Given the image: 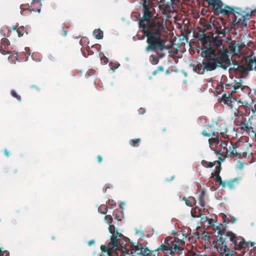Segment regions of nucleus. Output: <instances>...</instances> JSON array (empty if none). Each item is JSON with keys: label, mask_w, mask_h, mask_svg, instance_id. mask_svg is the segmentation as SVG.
<instances>
[{"label": "nucleus", "mask_w": 256, "mask_h": 256, "mask_svg": "<svg viewBox=\"0 0 256 256\" xmlns=\"http://www.w3.org/2000/svg\"><path fill=\"white\" fill-rule=\"evenodd\" d=\"M102 212V213H103V214H106V212Z\"/></svg>", "instance_id": "56"}, {"label": "nucleus", "mask_w": 256, "mask_h": 256, "mask_svg": "<svg viewBox=\"0 0 256 256\" xmlns=\"http://www.w3.org/2000/svg\"><path fill=\"white\" fill-rule=\"evenodd\" d=\"M234 100H236L234 98H230V99H228L226 101L224 102V104H226L230 108H232L234 106L232 102H234Z\"/></svg>", "instance_id": "31"}, {"label": "nucleus", "mask_w": 256, "mask_h": 256, "mask_svg": "<svg viewBox=\"0 0 256 256\" xmlns=\"http://www.w3.org/2000/svg\"><path fill=\"white\" fill-rule=\"evenodd\" d=\"M4 154L7 156V157H8L10 156V152H8V150L6 149V148H5L4 150Z\"/></svg>", "instance_id": "45"}, {"label": "nucleus", "mask_w": 256, "mask_h": 256, "mask_svg": "<svg viewBox=\"0 0 256 256\" xmlns=\"http://www.w3.org/2000/svg\"><path fill=\"white\" fill-rule=\"evenodd\" d=\"M206 193L204 189L200 190L198 194V204L202 207L206 205Z\"/></svg>", "instance_id": "20"}, {"label": "nucleus", "mask_w": 256, "mask_h": 256, "mask_svg": "<svg viewBox=\"0 0 256 256\" xmlns=\"http://www.w3.org/2000/svg\"><path fill=\"white\" fill-rule=\"evenodd\" d=\"M11 95L14 98H16L17 100L20 102L22 101L21 96L20 95H18L15 90H12L10 92Z\"/></svg>", "instance_id": "33"}, {"label": "nucleus", "mask_w": 256, "mask_h": 256, "mask_svg": "<svg viewBox=\"0 0 256 256\" xmlns=\"http://www.w3.org/2000/svg\"><path fill=\"white\" fill-rule=\"evenodd\" d=\"M2 252L0 253L2 256H7L8 254V252L6 250L2 251Z\"/></svg>", "instance_id": "46"}, {"label": "nucleus", "mask_w": 256, "mask_h": 256, "mask_svg": "<svg viewBox=\"0 0 256 256\" xmlns=\"http://www.w3.org/2000/svg\"><path fill=\"white\" fill-rule=\"evenodd\" d=\"M256 13V8L253 10H251V14H254V16L255 14Z\"/></svg>", "instance_id": "50"}, {"label": "nucleus", "mask_w": 256, "mask_h": 256, "mask_svg": "<svg viewBox=\"0 0 256 256\" xmlns=\"http://www.w3.org/2000/svg\"><path fill=\"white\" fill-rule=\"evenodd\" d=\"M125 202H120L119 204V208H123L125 206Z\"/></svg>", "instance_id": "48"}, {"label": "nucleus", "mask_w": 256, "mask_h": 256, "mask_svg": "<svg viewBox=\"0 0 256 256\" xmlns=\"http://www.w3.org/2000/svg\"><path fill=\"white\" fill-rule=\"evenodd\" d=\"M142 7L143 16L138 20V24L140 30L144 35L140 38H138V39L142 40L146 37L147 46L146 50L156 51L158 50L170 49V46L166 44L168 40L162 34V25L152 20L155 11L153 6L148 4H144Z\"/></svg>", "instance_id": "1"}, {"label": "nucleus", "mask_w": 256, "mask_h": 256, "mask_svg": "<svg viewBox=\"0 0 256 256\" xmlns=\"http://www.w3.org/2000/svg\"><path fill=\"white\" fill-rule=\"evenodd\" d=\"M100 250L102 252H110V250H108V248L104 245H102L100 246Z\"/></svg>", "instance_id": "41"}, {"label": "nucleus", "mask_w": 256, "mask_h": 256, "mask_svg": "<svg viewBox=\"0 0 256 256\" xmlns=\"http://www.w3.org/2000/svg\"><path fill=\"white\" fill-rule=\"evenodd\" d=\"M184 244V242L182 240L176 237L168 236L164 239V242L157 249L154 250H150V252L148 253L146 256H156V252L160 251L174 256L176 253L183 250L180 246Z\"/></svg>", "instance_id": "4"}, {"label": "nucleus", "mask_w": 256, "mask_h": 256, "mask_svg": "<svg viewBox=\"0 0 256 256\" xmlns=\"http://www.w3.org/2000/svg\"><path fill=\"white\" fill-rule=\"evenodd\" d=\"M254 242H251V246H254Z\"/></svg>", "instance_id": "54"}, {"label": "nucleus", "mask_w": 256, "mask_h": 256, "mask_svg": "<svg viewBox=\"0 0 256 256\" xmlns=\"http://www.w3.org/2000/svg\"><path fill=\"white\" fill-rule=\"evenodd\" d=\"M95 74H96V71L94 70L90 69L86 72V76L88 77V76H94L95 75Z\"/></svg>", "instance_id": "36"}, {"label": "nucleus", "mask_w": 256, "mask_h": 256, "mask_svg": "<svg viewBox=\"0 0 256 256\" xmlns=\"http://www.w3.org/2000/svg\"><path fill=\"white\" fill-rule=\"evenodd\" d=\"M233 93L231 91L230 92H228L227 93H224L222 96V100L223 102L226 101L228 99H230L232 98V95Z\"/></svg>", "instance_id": "30"}, {"label": "nucleus", "mask_w": 256, "mask_h": 256, "mask_svg": "<svg viewBox=\"0 0 256 256\" xmlns=\"http://www.w3.org/2000/svg\"><path fill=\"white\" fill-rule=\"evenodd\" d=\"M107 246L110 252L114 250H116L118 249L117 244H114L112 242L108 243Z\"/></svg>", "instance_id": "29"}, {"label": "nucleus", "mask_w": 256, "mask_h": 256, "mask_svg": "<svg viewBox=\"0 0 256 256\" xmlns=\"http://www.w3.org/2000/svg\"><path fill=\"white\" fill-rule=\"evenodd\" d=\"M236 116H238V117H240V116H242V115L240 114H238L236 115Z\"/></svg>", "instance_id": "52"}, {"label": "nucleus", "mask_w": 256, "mask_h": 256, "mask_svg": "<svg viewBox=\"0 0 256 256\" xmlns=\"http://www.w3.org/2000/svg\"><path fill=\"white\" fill-rule=\"evenodd\" d=\"M93 34L95 36L96 38L98 40H100L103 38V32L100 30H95L93 32Z\"/></svg>", "instance_id": "27"}, {"label": "nucleus", "mask_w": 256, "mask_h": 256, "mask_svg": "<svg viewBox=\"0 0 256 256\" xmlns=\"http://www.w3.org/2000/svg\"><path fill=\"white\" fill-rule=\"evenodd\" d=\"M13 30H16L18 34V36L19 37H21L23 36L24 34V33L22 32L20 30H22V31H26L25 30V28L24 26H22L20 27V28H17V27L16 26H14L13 27Z\"/></svg>", "instance_id": "28"}, {"label": "nucleus", "mask_w": 256, "mask_h": 256, "mask_svg": "<svg viewBox=\"0 0 256 256\" xmlns=\"http://www.w3.org/2000/svg\"><path fill=\"white\" fill-rule=\"evenodd\" d=\"M148 252H150V250L146 246H142V252L140 254V256H146L148 255Z\"/></svg>", "instance_id": "32"}, {"label": "nucleus", "mask_w": 256, "mask_h": 256, "mask_svg": "<svg viewBox=\"0 0 256 256\" xmlns=\"http://www.w3.org/2000/svg\"><path fill=\"white\" fill-rule=\"evenodd\" d=\"M26 6L24 4H21L20 8V13L23 16H27L29 14L35 10L32 8L31 6H29L28 5L25 7Z\"/></svg>", "instance_id": "21"}, {"label": "nucleus", "mask_w": 256, "mask_h": 256, "mask_svg": "<svg viewBox=\"0 0 256 256\" xmlns=\"http://www.w3.org/2000/svg\"><path fill=\"white\" fill-rule=\"evenodd\" d=\"M244 64H234V66H237V68L234 67L233 69H238L240 72L246 74L250 71L253 70L256 68V56L252 54L244 56Z\"/></svg>", "instance_id": "8"}, {"label": "nucleus", "mask_w": 256, "mask_h": 256, "mask_svg": "<svg viewBox=\"0 0 256 256\" xmlns=\"http://www.w3.org/2000/svg\"><path fill=\"white\" fill-rule=\"evenodd\" d=\"M242 180V177L236 178L232 180L226 181V184L230 189H234L238 184L240 181Z\"/></svg>", "instance_id": "19"}, {"label": "nucleus", "mask_w": 256, "mask_h": 256, "mask_svg": "<svg viewBox=\"0 0 256 256\" xmlns=\"http://www.w3.org/2000/svg\"><path fill=\"white\" fill-rule=\"evenodd\" d=\"M140 142V138H136L130 140V144L132 146H136V144Z\"/></svg>", "instance_id": "34"}, {"label": "nucleus", "mask_w": 256, "mask_h": 256, "mask_svg": "<svg viewBox=\"0 0 256 256\" xmlns=\"http://www.w3.org/2000/svg\"><path fill=\"white\" fill-rule=\"evenodd\" d=\"M210 6H213L214 13L219 15L222 14L229 16L234 10V8L224 4L221 0H204Z\"/></svg>", "instance_id": "7"}, {"label": "nucleus", "mask_w": 256, "mask_h": 256, "mask_svg": "<svg viewBox=\"0 0 256 256\" xmlns=\"http://www.w3.org/2000/svg\"><path fill=\"white\" fill-rule=\"evenodd\" d=\"M221 170V163H219V165L216 166V170L214 173L212 174V177H214L215 176V182L219 184L220 185H221L222 187L224 188L226 186V182L222 181L221 176H220V173Z\"/></svg>", "instance_id": "11"}, {"label": "nucleus", "mask_w": 256, "mask_h": 256, "mask_svg": "<svg viewBox=\"0 0 256 256\" xmlns=\"http://www.w3.org/2000/svg\"><path fill=\"white\" fill-rule=\"evenodd\" d=\"M68 28L65 29L64 28H62V30H60V34L64 36H65L67 34L68 32Z\"/></svg>", "instance_id": "42"}, {"label": "nucleus", "mask_w": 256, "mask_h": 256, "mask_svg": "<svg viewBox=\"0 0 256 256\" xmlns=\"http://www.w3.org/2000/svg\"><path fill=\"white\" fill-rule=\"evenodd\" d=\"M200 38L202 47L201 54L204 59L201 64L193 65V70L198 74H203L205 72L214 70L218 66L226 70L230 64L228 52L221 50L213 46V38L211 35L203 32Z\"/></svg>", "instance_id": "2"}, {"label": "nucleus", "mask_w": 256, "mask_h": 256, "mask_svg": "<svg viewBox=\"0 0 256 256\" xmlns=\"http://www.w3.org/2000/svg\"><path fill=\"white\" fill-rule=\"evenodd\" d=\"M228 131V129L226 125L225 124H222L219 126L216 132V134L220 138H223L226 139L228 138V134H227Z\"/></svg>", "instance_id": "14"}, {"label": "nucleus", "mask_w": 256, "mask_h": 256, "mask_svg": "<svg viewBox=\"0 0 256 256\" xmlns=\"http://www.w3.org/2000/svg\"><path fill=\"white\" fill-rule=\"evenodd\" d=\"M2 252V249L0 248V254Z\"/></svg>", "instance_id": "55"}, {"label": "nucleus", "mask_w": 256, "mask_h": 256, "mask_svg": "<svg viewBox=\"0 0 256 256\" xmlns=\"http://www.w3.org/2000/svg\"><path fill=\"white\" fill-rule=\"evenodd\" d=\"M172 234H176V232H173Z\"/></svg>", "instance_id": "58"}, {"label": "nucleus", "mask_w": 256, "mask_h": 256, "mask_svg": "<svg viewBox=\"0 0 256 256\" xmlns=\"http://www.w3.org/2000/svg\"><path fill=\"white\" fill-rule=\"evenodd\" d=\"M118 238L116 236H115L114 234H112L110 238V242L114 243L115 244H116V242H118Z\"/></svg>", "instance_id": "38"}, {"label": "nucleus", "mask_w": 256, "mask_h": 256, "mask_svg": "<svg viewBox=\"0 0 256 256\" xmlns=\"http://www.w3.org/2000/svg\"><path fill=\"white\" fill-rule=\"evenodd\" d=\"M142 246L140 247L138 246H136L134 248V250L135 251V253L137 255H140L142 252Z\"/></svg>", "instance_id": "37"}, {"label": "nucleus", "mask_w": 256, "mask_h": 256, "mask_svg": "<svg viewBox=\"0 0 256 256\" xmlns=\"http://www.w3.org/2000/svg\"><path fill=\"white\" fill-rule=\"evenodd\" d=\"M210 217H209L206 222H208L209 226L212 227V230H214V235L218 234V230H216V227L219 228L220 225H224L222 224H218V225H216L215 223L217 222L218 216L214 214H210Z\"/></svg>", "instance_id": "12"}, {"label": "nucleus", "mask_w": 256, "mask_h": 256, "mask_svg": "<svg viewBox=\"0 0 256 256\" xmlns=\"http://www.w3.org/2000/svg\"><path fill=\"white\" fill-rule=\"evenodd\" d=\"M218 216L220 217L222 219L223 222L225 224H228L229 222L234 223L236 220V218L235 217L232 216L229 214H225L221 213L218 215Z\"/></svg>", "instance_id": "18"}, {"label": "nucleus", "mask_w": 256, "mask_h": 256, "mask_svg": "<svg viewBox=\"0 0 256 256\" xmlns=\"http://www.w3.org/2000/svg\"><path fill=\"white\" fill-rule=\"evenodd\" d=\"M97 158H98V163H100L102 160V156L100 155L98 156Z\"/></svg>", "instance_id": "47"}, {"label": "nucleus", "mask_w": 256, "mask_h": 256, "mask_svg": "<svg viewBox=\"0 0 256 256\" xmlns=\"http://www.w3.org/2000/svg\"><path fill=\"white\" fill-rule=\"evenodd\" d=\"M229 140L230 138H228V140H226L221 141V146L224 150H225L226 154L228 156H229L228 154H230L228 150L230 145Z\"/></svg>", "instance_id": "26"}, {"label": "nucleus", "mask_w": 256, "mask_h": 256, "mask_svg": "<svg viewBox=\"0 0 256 256\" xmlns=\"http://www.w3.org/2000/svg\"><path fill=\"white\" fill-rule=\"evenodd\" d=\"M205 26H206V28L208 29V30H210V29L212 28V26L210 24H206Z\"/></svg>", "instance_id": "49"}, {"label": "nucleus", "mask_w": 256, "mask_h": 256, "mask_svg": "<svg viewBox=\"0 0 256 256\" xmlns=\"http://www.w3.org/2000/svg\"><path fill=\"white\" fill-rule=\"evenodd\" d=\"M105 220H106V222L110 224L112 223V218L111 216L108 215L106 216H105Z\"/></svg>", "instance_id": "39"}, {"label": "nucleus", "mask_w": 256, "mask_h": 256, "mask_svg": "<svg viewBox=\"0 0 256 256\" xmlns=\"http://www.w3.org/2000/svg\"><path fill=\"white\" fill-rule=\"evenodd\" d=\"M108 204L109 205L112 206H114V207H116V202L113 200H108Z\"/></svg>", "instance_id": "43"}, {"label": "nucleus", "mask_w": 256, "mask_h": 256, "mask_svg": "<svg viewBox=\"0 0 256 256\" xmlns=\"http://www.w3.org/2000/svg\"><path fill=\"white\" fill-rule=\"evenodd\" d=\"M114 229H115V227L114 225H112L110 224H109V227H108L109 232L110 234H114Z\"/></svg>", "instance_id": "40"}, {"label": "nucleus", "mask_w": 256, "mask_h": 256, "mask_svg": "<svg viewBox=\"0 0 256 256\" xmlns=\"http://www.w3.org/2000/svg\"><path fill=\"white\" fill-rule=\"evenodd\" d=\"M236 126L238 129L245 132L250 136H256V134L254 128L252 126V123L249 124L248 122H246V118L244 120H238Z\"/></svg>", "instance_id": "9"}, {"label": "nucleus", "mask_w": 256, "mask_h": 256, "mask_svg": "<svg viewBox=\"0 0 256 256\" xmlns=\"http://www.w3.org/2000/svg\"><path fill=\"white\" fill-rule=\"evenodd\" d=\"M214 136V138H211L208 140L209 145L210 147L214 145H217L220 142V140L221 138L218 135H216Z\"/></svg>", "instance_id": "25"}, {"label": "nucleus", "mask_w": 256, "mask_h": 256, "mask_svg": "<svg viewBox=\"0 0 256 256\" xmlns=\"http://www.w3.org/2000/svg\"><path fill=\"white\" fill-rule=\"evenodd\" d=\"M225 88L226 89H232V93H236L238 92V90H242V86L240 84H234L232 86L229 84H225Z\"/></svg>", "instance_id": "23"}, {"label": "nucleus", "mask_w": 256, "mask_h": 256, "mask_svg": "<svg viewBox=\"0 0 256 256\" xmlns=\"http://www.w3.org/2000/svg\"><path fill=\"white\" fill-rule=\"evenodd\" d=\"M219 163H220V162L218 160H216L214 162H209L206 160H202L201 162L202 164L206 168H212L216 164V166L219 165Z\"/></svg>", "instance_id": "24"}, {"label": "nucleus", "mask_w": 256, "mask_h": 256, "mask_svg": "<svg viewBox=\"0 0 256 256\" xmlns=\"http://www.w3.org/2000/svg\"><path fill=\"white\" fill-rule=\"evenodd\" d=\"M216 235L218 239L214 243V247L216 248L220 256H229L232 255L234 250H246L249 242L245 241L240 236H237L232 232L226 230L224 225H220Z\"/></svg>", "instance_id": "3"}, {"label": "nucleus", "mask_w": 256, "mask_h": 256, "mask_svg": "<svg viewBox=\"0 0 256 256\" xmlns=\"http://www.w3.org/2000/svg\"><path fill=\"white\" fill-rule=\"evenodd\" d=\"M233 16H232L231 28L235 30L244 26L246 27L247 22L250 20V16H254L251 14V10L250 11L246 9V11L242 10L240 8H236L233 10Z\"/></svg>", "instance_id": "6"}, {"label": "nucleus", "mask_w": 256, "mask_h": 256, "mask_svg": "<svg viewBox=\"0 0 256 256\" xmlns=\"http://www.w3.org/2000/svg\"><path fill=\"white\" fill-rule=\"evenodd\" d=\"M221 26H217L216 28V33L213 34L212 38H213V46L218 48L221 50L228 52V54H238L240 50L244 48L245 44L244 42L238 41L234 42L230 46V50L225 48L222 44V38L225 36V32H222L221 30Z\"/></svg>", "instance_id": "5"}, {"label": "nucleus", "mask_w": 256, "mask_h": 256, "mask_svg": "<svg viewBox=\"0 0 256 256\" xmlns=\"http://www.w3.org/2000/svg\"><path fill=\"white\" fill-rule=\"evenodd\" d=\"M203 212L204 213L208 212L209 216H208L206 214H202V209H192L191 215L194 218H200L201 222H204L207 220L210 214L208 209H203Z\"/></svg>", "instance_id": "10"}, {"label": "nucleus", "mask_w": 256, "mask_h": 256, "mask_svg": "<svg viewBox=\"0 0 256 256\" xmlns=\"http://www.w3.org/2000/svg\"><path fill=\"white\" fill-rule=\"evenodd\" d=\"M94 243V240H90V241L88 242V244L89 245H91V244H93Z\"/></svg>", "instance_id": "51"}, {"label": "nucleus", "mask_w": 256, "mask_h": 256, "mask_svg": "<svg viewBox=\"0 0 256 256\" xmlns=\"http://www.w3.org/2000/svg\"><path fill=\"white\" fill-rule=\"evenodd\" d=\"M164 70V67L162 66H158V68L156 70H154L152 74L154 76L160 72H162Z\"/></svg>", "instance_id": "35"}, {"label": "nucleus", "mask_w": 256, "mask_h": 256, "mask_svg": "<svg viewBox=\"0 0 256 256\" xmlns=\"http://www.w3.org/2000/svg\"><path fill=\"white\" fill-rule=\"evenodd\" d=\"M182 200L185 202L186 204L190 207H192L196 204V200L193 196H189L187 198L184 197Z\"/></svg>", "instance_id": "22"}, {"label": "nucleus", "mask_w": 256, "mask_h": 256, "mask_svg": "<svg viewBox=\"0 0 256 256\" xmlns=\"http://www.w3.org/2000/svg\"><path fill=\"white\" fill-rule=\"evenodd\" d=\"M37 12H40V8H38V9L37 10Z\"/></svg>", "instance_id": "53"}, {"label": "nucleus", "mask_w": 256, "mask_h": 256, "mask_svg": "<svg viewBox=\"0 0 256 256\" xmlns=\"http://www.w3.org/2000/svg\"><path fill=\"white\" fill-rule=\"evenodd\" d=\"M30 88L32 89H35L36 91L39 92L40 90V88L36 85H31L30 86Z\"/></svg>", "instance_id": "44"}, {"label": "nucleus", "mask_w": 256, "mask_h": 256, "mask_svg": "<svg viewBox=\"0 0 256 256\" xmlns=\"http://www.w3.org/2000/svg\"><path fill=\"white\" fill-rule=\"evenodd\" d=\"M202 134L208 137H210L211 136H216V135L215 128L212 125L206 126L202 132Z\"/></svg>", "instance_id": "15"}, {"label": "nucleus", "mask_w": 256, "mask_h": 256, "mask_svg": "<svg viewBox=\"0 0 256 256\" xmlns=\"http://www.w3.org/2000/svg\"><path fill=\"white\" fill-rule=\"evenodd\" d=\"M8 40L6 38H2L0 42V52L3 54H10L8 48Z\"/></svg>", "instance_id": "16"}, {"label": "nucleus", "mask_w": 256, "mask_h": 256, "mask_svg": "<svg viewBox=\"0 0 256 256\" xmlns=\"http://www.w3.org/2000/svg\"><path fill=\"white\" fill-rule=\"evenodd\" d=\"M163 50H156V51L152 50V52H155L158 55V56H156L154 54H152L150 56V62H151V63L152 64L156 65L158 63L160 59L162 58L164 56V54L163 53H162V52ZM150 50H149L148 52H150Z\"/></svg>", "instance_id": "17"}, {"label": "nucleus", "mask_w": 256, "mask_h": 256, "mask_svg": "<svg viewBox=\"0 0 256 256\" xmlns=\"http://www.w3.org/2000/svg\"><path fill=\"white\" fill-rule=\"evenodd\" d=\"M17 172V170H16H16H14V172Z\"/></svg>", "instance_id": "57"}, {"label": "nucleus", "mask_w": 256, "mask_h": 256, "mask_svg": "<svg viewBox=\"0 0 256 256\" xmlns=\"http://www.w3.org/2000/svg\"><path fill=\"white\" fill-rule=\"evenodd\" d=\"M242 142L240 140H238L235 144H233L231 142H230L229 145V156L230 157H236L238 156V152L236 151V148H239Z\"/></svg>", "instance_id": "13"}]
</instances>
